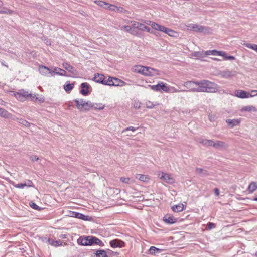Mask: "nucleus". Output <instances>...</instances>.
I'll use <instances>...</instances> for the list:
<instances>
[{"label": "nucleus", "mask_w": 257, "mask_h": 257, "mask_svg": "<svg viewBox=\"0 0 257 257\" xmlns=\"http://www.w3.org/2000/svg\"><path fill=\"white\" fill-rule=\"evenodd\" d=\"M224 57V59L227 60H233L235 59V57L233 56H227L226 55V52H225V55L224 56H222Z\"/></svg>", "instance_id": "nucleus-52"}, {"label": "nucleus", "mask_w": 257, "mask_h": 257, "mask_svg": "<svg viewBox=\"0 0 257 257\" xmlns=\"http://www.w3.org/2000/svg\"><path fill=\"white\" fill-rule=\"evenodd\" d=\"M148 86L152 90L155 91H160L162 90L164 92H168V91H169V87L166 84L163 82H161L157 85H148Z\"/></svg>", "instance_id": "nucleus-6"}, {"label": "nucleus", "mask_w": 257, "mask_h": 257, "mask_svg": "<svg viewBox=\"0 0 257 257\" xmlns=\"http://www.w3.org/2000/svg\"><path fill=\"white\" fill-rule=\"evenodd\" d=\"M152 28L155 30L159 31L160 32H165L166 30V27L161 25L158 23L155 22L154 24H152Z\"/></svg>", "instance_id": "nucleus-27"}, {"label": "nucleus", "mask_w": 257, "mask_h": 257, "mask_svg": "<svg viewBox=\"0 0 257 257\" xmlns=\"http://www.w3.org/2000/svg\"><path fill=\"white\" fill-rule=\"evenodd\" d=\"M158 177L164 181L165 182L169 184H172L174 182V179L170 174L160 172L158 174Z\"/></svg>", "instance_id": "nucleus-7"}, {"label": "nucleus", "mask_w": 257, "mask_h": 257, "mask_svg": "<svg viewBox=\"0 0 257 257\" xmlns=\"http://www.w3.org/2000/svg\"><path fill=\"white\" fill-rule=\"evenodd\" d=\"M130 23L133 27L135 28V29H138L141 31L151 33V29L149 27L145 26L144 24L139 23L135 21H131Z\"/></svg>", "instance_id": "nucleus-8"}, {"label": "nucleus", "mask_w": 257, "mask_h": 257, "mask_svg": "<svg viewBox=\"0 0 257 257\" xmlns=\"http://www.w3.org/2000/svg\"><path fill=\"white\" fill-rule=\"evenodd\" d=\"M149 253L152 255H156L161 253V250L155 246H151L149 249Z\"/></svg>", "instance_id": "nucleus-33"}, {"label": "nucleus", "mask_w": 257, "mask_h": 257, "mask_svg": "<svg viewBox=\"0 0 257 257\" xmlns=\"http://www.w3.org/2000/svg\"><path fill=\"white\" fill-rule=\"evenodd\" d=\"M205 55H214V56H224L225 52L222 51H217L216 50H208L205 52Z\"/></svg>", "instance_id": "nucleus-15"}, {"label": "nucleus", "mask_w": 257, "mask_h": 257, "mask_svg": "<svg viewBox=\"0 0 257 257\" xmlns=\"http://www.w3.org/2000/svg\"><path fill=\"white\" fill-rule=\"evenodd\" d=\"M209 119L211 121H213L214 120V117L212 116L210 114L209 115Z\"/></svg>", "instance_id": "nucleus-61"}, {"label": "nucleus", "mask_w": 257, "mask_h": 257, "mask_svg": "<svg viewBox=\"0 0 257 257\" xmlns=\"http://www.w3.org/2000/svg\"><path fill=\"white\" fill-rule=\"evenodd\" d=\"M136 130V128H135L133 126H129L128 127L125 128L124 130H123L122 132H124L127 131H132L133 132H134Z\"/></svg>", "instance_id": "nucleus-53"}, {"label": "nucleus", "mask_w": 257, "mask_h": 257, "mask_svg": "<svg viewBox=\"0 0 257 257\" xmlns=\"http://www.w3.org/2000/svg\"><path fill=\"white\" fill-rule=\"evenodd\" d=\"M74 87L73 84H68L66 85H65L64 86V88L65 90L67 92L69 91L70 90H72Z\"/></svg>", "instance_id": "nucleus-47"}, {"label": "nucleus", "mask_w": 257, "mask_h": 257, "mask_svg": "<svg viewBox=\"0 0 257 257\" xmlns=\"http://www.w3.org/2000/svg\"><path fill=\"white\" fill-rule=\"evenodd\" d=\"M214 192H215V195L216 196H219V190L218 188H215Z\"/></svg>", "instance_id": "nucleus-59"}, {"label": "nucleus", "mask_w": 257, "mask_h": 257, "mask_svg": "<svg viewBox=\"0 0 257 257\" xmlns=\"http://www.w3.org/2000/svg\"><path fill=\"white\" fill-rule=\"evenodd\" d=\"M226 122L230 127L233 128L234 126H236L240 123V120L238 119H228L226 120Z\"/></svg>", "instance_id": "nucleus-20"}, {"label": "nucleus", "mask_w": 257, "mask_h": 257, "mask_svg": "<svg viewBox=\"0 0 257 257\" xmlns=\"http://www.w3.org/2000/svg\"><path fill=\"white\" fill-rule=\"evenodd\" d=\"M95 4H96L98 6H99L102 8H107V5H108V3H106L104 1H95Z\"/></svg>", "instance_id": "nucleus-38"}, {"label": "nucleus", "mask_w": 257, "mask_h": 257, "mask_svg": "<svg viewBox=\"0 0 257 257\" xmlns=\"http://www.w3.org/2000/svg\"><path fill=\"white\" fill-rule=\"evenodd\" d=\"M215 142L213 141V140H209V142L208 143L207 146L213 147L214 148V147H215Z\"/></svg>", "instance_id": "nucleus-54"}, {"label": "nucleus", "mask_w": 257, "mask_h": 257, "mask_svg": "<svg viewBox=\"0 0 257 257\" xmlns=\"http://www.w3.org/2000/svg\"><path fill=\"white\" fill-rule=\"evenodd\" d=\"M134 71L146 76L156 77L160 75V71L159 70L142 65L135 66Z\"/></svg>", "instance_id": "nucleus-3"}, {"label": "nucleus", "mask_w": 257, "mask_h": 257, "mask_svg": "<svg viewBox=\"0 0 257 257\" xmlns=\"http://www.w3.org/2000/svg\"><path fill=\"white\" fill-rule=\"evenodd\" d=\"M39 70L40 73L44 76L47 77L52 76L51 72H52V70L46 66L44 65L40 66L39 67Z\"/></svg>", "instance_id": "nucleus-10"}, {"label": "nucleus", "mask_w": 257, "mask_h": 257, "mask_svg": "<svg viewBox=\"0 0 257 257\" xmlns=\"http://www.w3.org/2000/svg\"><path fill=\"white\" fill-rule=\"evenodd\" d=\"M90 236L87 237H81L77 240L78 244L84 246L91 245Z\"/></svg>", "instance_id": "nucleus-11"}, {"label": "nucleus", "mask_w": 257, "mask_h": 257, "mask_svg": "<svg viewBox=\"0 0 257 257\" xmlns=\"http://www.w3.org/2000/svg\"><path fill=\"white\" fill-rule=\"evenodd\" d=\"M45 43L48 45H51V43L48 40H47L45 42Z\"/></svg>", "instance_id": "nucleus-64"}, {"label": "nucleus", "mask_w": 257, "mask_h": 257, "mask_svg": "<svg viewBox=\"0 0 257 257\" xmlns=\"http://www.w3.org/2000/svg\"><path fill=\"white\" fill-rule=\"evenodd\" d=\"M164 33L172 37L174 36L175 34H176V32L175 31L167 27L166 28V30Z\"/></svg>", "instance_id": "nucleus-40"}, {"label": "nucleus", "mask_w": 257, "mask_h": 257, "mask_svg": "<svg viewBox=\"0 0 257 257\" xmlns=\"http://www.w3.org/2000/svg\"><path fill=\"white\" fill-rule=\"evenodd\" d=\"M95 254V257H108L106 251L102 249L96 250Z\"/></svg>", "instance_id": "nucleus-32"}, {"label": "nucleus", "mask_w": 257, "mask_h": 257, "mask_svg": "<svg viewBox=\"0 0 257 257\" xmlns=\"http://www.w3.org/2000/svg\"><path fill=\"white\" fill-rule=\"evenodd\" d=\"M55 74L60 76H65L66 71L59 67H55L51 72V76H54Z\"/></svg>", "instance_id": "nucleus-18"}, {"label": "nucleus", "mask_w": 257, "mask_h": 257, "mask_svg": "<svg viewBox=\"0 0 257 257\" xmlns=\"http://www.w3.org/2000/svg\"><path fill=\"white\" fill-rule=\"evenodd\" d=\"M14 186L17 188L23 189L24 187H33V183L31 180H27L24 183H19L14 185Z\"/></svg>", "instance_id": "nucleus-14"}, {"label": "nucleus", "mask_w": 257, "mask_h": 257, "mask_svg": "<svg viewBox=\"0 0 257 257\" xmlns=\"http://www.w3.org/2000/svg\"><path fill=\"white\" fill-rule=\"evenodd\" d=\"M30 206L33 209L37 210H40V207H39L38 205H37L35 203L33 202H30L29 203Z\"/></svg>", "instance_id": "nucleus-49"}, {"label": "nucleus", "mask_w": 257, "mask_h": 257, "mask_svg": "<svg viewBox=\"0 0 257 257\" xmlns=\"http://www.w3.org/2000/svg\"><path fill=\"white\" fill-rule=\"evenodd\" d=\"M3 5V3L2 1H0V13L3 14H15L16 12L14 11L9 9L7 8H2Z\"/></svg>", "instance_id": "nucleus-16"}, {"label": "nucleus", "mask_w": 257, "mask_h": 257, "mask_svg": "<svg viewBox=\"0 0 257 257\" xmlns=\"http://www.w3.org/2000/svg\"><path fill=\"white\" fill-rule=\"evenodd\" d=\"M30 159L33 161H36L38 160L39 157L36 155H33L30 157Z\"/></svg>", "instance_id": "nucleus-55"}, {"label": "nucleus", "mask_w": 257, "mask_h": 257, "mask_svg": "<svg viewBox=\"0 0 257 257\" xmlns=\"http://www.w3.org/2000/svg\"><path fill=\"white\" fill-rule=\"evenodd\" d=\"M109 244L110 246L112 248H121L124 246V243L122 241L118 239L111 240L110 241Z\"/></svg>", "instance_id": "nucleus-13"}, {"label": "nucleus", "mask_w": 257, "mask_h": 257, "mask_svg": "<svg viewBox=\"0 0 257 257\" xmlns=\"http://www.w3.org/2000/svg\"><path fill=\"white\" fill-rule=\"evenodd\" d=\"M124 83V82L123 81L120 80V79L113 77L112 86H122V84H123Z\"/></svg>", "instance_id": "nucleus-36"}, {"label": "nucleus", "mask_w": 257, "mask_h": 257, "mask_svg": "<svg viewBox=\"0 0 257 257\" xmlns=\"http://www.w3.org/2000/svg\"><path fill=\"white\" fill-rule=\"evenodd\" d=\"M93 80L97 83L104 84V81H105V76L103 74H95L94 77L93 78Z\"/></svg>", "instance_id": "nucleus-22"}, {"label": "nucleus", "mask_w": 257, "mask_h": 257, "mask_svg": "<svg viewBox=\"0 0 257 257\" xmlns=\"http://www.w3.org/2000/svg\"><path fill=\"white\" fill-rule=\"evenodd\" d=\"M204 54L203 53V52L200 51L195 52L192 53V56L197 58H202L204 57Z\"/></svg>", "instance_id": "nucleus-41"}, {"label": "nucleus", "mask_w": 257, "mask_h": 257, "mask_svg": "<svg viewBox=\"0 0 257 257\" xmlns=\"http://www.w3.org/2000/svg\"><path fill=\"white\" fill-rule=\"evenodd\" d=\"M196 171L197 173L199 174H202L203 175H207V172L206 171H204L202 169L200 168H197L196 169Z\"/></svg>", "instance_id": "nucleus-48"}, {"label": "nucleus", "mask_w": 257, "mask_h": 257, "mask_svg": "<svg viewBox=\"0 0 257 257\" xmlns=\"http://www.w3.org/2000/svg\"><path fill=\"white\" fill-rule=\"evenodd\" d=\"M184 207L185 206L183 204L180 203L172 206V209L173 211L178 212L183 211Z\"/></svg>", "instance_id": "nucleus-31"}, {"label": "nucleus", "mask_w": 257, "mask_h": 257, "mask_svg": "<svg viewBox=\"0 0 257 257\" xmlns=\"http://www.w3.org/2000/svg\"><path fill=\"white\" fill-rule=\"evenodd\" d=\"M116 8H117L116 6L108 4V5H107L106 9H108L109 10L115 11L116 10Z\"/></svg>", "instance_id": "nucleus-50"}, {"label": "nucleus", "mask_w": 257, "mask_h": 257, "mask_svg": "<svg viewBox=\"0 0 257 257\" xmlns=\"http://www.w3.org/2000/svg\"><path fill=\"white\" fill-rule=\"evenodd\" d=\"M243 45L246 47L251 49L257 52V45L255 44L244 43Z\"/></svg>", "instance_id": "nucleus-39"}, {"label": "nucleus", "mask_w": 257, "mask_h": 257, "mask_svg": "<svg viewBox=\"0 0 257 257\" xmlns=\"http://www.w3.org/2000/svg\"><path fill=\"white\" fill-rule=\"evenodd\" d=\"M76 106L80 111H88L94 106V104L89 101L84 99H76L74 100Z\"/></svg>", "instance_id": "nucleus-4"}, {"label": "nucleus", "mask_w": 257, "mask_h": 257, "mask_svg": "<svg viewBox=\"0 0 257 257\" xmlns=\"http://www.w3.org/2000/svg\"><path fill=\"white\" fill-rule=\"evenodd\" d=\"M169 91H168V92L170 93H176L178 92H183L185 91V90H178L174 87H171L170 88L169 87Z\"/></svg>", "instance_id": "nucleus-45"}, {"label": "nucleus", "mask_w": 257, "mask_h": 257, "mask_svg": "<svg viewBox=\"0 0 257 257\" xmlns=\"http://www.w3.org/2000/svg\"><path fill=\"white\" fill-rule=\"evenodd\" d=\"M251 92L252 93H256V94H253L252 95H251V96L254 97V96H257V90H252Z\"/></svg>", "instance_id": "nucleus-62"}, {"label": "nucleus", "mask_w": 257, "mask_h": 257, "mask_svg": "<svg viewBox=\"0 0 257 257\" xmlns=\"http://www.w3.org/2000/svg\"><path fill=\"white\" fill-rule=\"evenodd\" d=\"M0 116L8 118L10 116V114L5 109L0 108Z\"/></svg>", "instance_id": "nucleus-34"}, {"label": "nucleus", "mask_w": 257, "mask_h": 257, "mask_svg": "<svg viewBox=\"0 0 257 257\" xmlns=\"http://www.w3.org/2000/svg\"><path fill=\"white\" fill-rule=\"evenodd\" d=\"M227 147V144L222 141H216L215 142L214 148L217 149H224Z\"/></svg>", "instance_id": "nucleus-26"}, {"label": "nucleus", "mask_w": 257, "mask_h": 257, "mask_svg": "<svg viewBox=\"0 0 257 257\" xmlns=\"http://www.w3.org/2000/svg\"><path fill=\"white\" fill-rule=\"evenodd\" d=\"M241 111L242 112H256L257 111V109L256 108L252 105H247L245 106H243L241 109Z\"/></svg>", "instance_id": "nucleus-28"}, {"label": "nucleus", "mask_w": 257, "mask_h": 257, "mask_svg": "<svg viewBox=\"0 0 257 257\" xmlns=\"http://www.w3.org/2000/svg\"><path fill=\"white\" fill-rule=\"evenodd\" d=\"M113 77H109L107 79L105 80L104 81V85L112 86L113 85Z\"/></svg>", "instance_id": "nucleus-43"}, {"label": "nucleus", "mask_w": 257, "mask_h": 257, "mask_svg": "<svg viewBox=\"0 0 257 257\" xmlns=\"http://www.w3.org/2000/svg\"><path fill=\"white\" fill-rule=\"evenodd\" d=\"M136 178L141 181L147 182L149 181V177L145 175L137 174L136 175Z\"/></svg>", "instance_id": "nucleus-30"}, {"label": "nucleus", "mask_w": 257, "mask_h": 257, "mask_svg": "<svg viewBox=\"0 0 257 257\" xmlns=\"http://www.w3.org/2000/svg\"><path fill=\"white\" fill-rule=\"evenodd\" d=\"M198 142L199 143L202 144L204 146H207L208 143L209 142V140L203 139L200 138V139H198Z\"/></svg>", "instance_id": "nucleus-46"}, {"label": "nucleus", "mask_w": 257, "mask_h": 257, "mask_svg": "<svg viewBox=\"0 0 257 257\" xmlns=\"http://www.w3.org/2000/svg\"><path fill=\"white\" fill-rule=\"evenodd\" d=\"M71 216L76 218L81 219L83 220H87L88 217V216H85L83 214L75 212H73L71 214Z\"/></svg>", "instance_id": "nucleus-24"}, {"label": "nucleus", "mask_w": 257, "mask_h": 257, "mask_svg": "<svg viewBox=\"0 0 257 257\" xmlns=\"http://www.w3.org/2000/svg\"><path fill=\"white\" fill-rule=\"evenodd\" d=\"M185 29L199 33H207L209 32L207 27L196 24H188L185 25Z\"/></svg>", "instance_id": "nucleus-5"}, {"label": "nucleus", "mask_w": 257, "mask_h": 257, "mask_svg": "<svg viewBox=\"0 0 257 257\" xmlns=\"http://www.w3.org/2000/svg\"><path fill=\"white\" fill-rule=\"evenodd\" d=\"M81 87L82 88L81 93L84 96H87L89 93V84L87 83H82L81 84Z\"/></svg>", "instance_id": "nucleus-23"}, {"label": "nucleus", "mask_w": 257, "mask_h": 257, "mask_svg": "<svg viewBox=\"0 0 257 257\" xmlns=\"http://www.w3.org/2000/svg\"><path fill=\"white\" fill-rule=\"evenodd\" d=\"M13 95L19 101L21 102H24L27 100L40 103H42L44 101L43 97H37L35 94H32L24 89H21L18 92H15L13 93Z\"/></svg>", "instance_id": "nucleus-2"}, {"label": "nucleus", "mask_w": 257, "mask_h": 257, "mask_svg": "<svg viewBox=\"0 0 257 257\" xmlns=\"http://www.w3.org/2000/svg\"><path fill=\"white\" fill-rule=\"evenodd\" d=\"M120 181L125 184H132L134 183V181L130 178L121 177Z\"/></svg>", "instance_id": "nucleus-37"}, {"label": "nucleus", "mask_w": 257, "mask_h": 257, "mask_svg": "<svg viewBox=\"0 0 257 257\" xmlns=\"http://www.w3.org/2000/svg\"><path fill=\"white\" fill-rule=\"evenodd\" d=\"M158 105L159 104L157 102L153 103L150 101H147L146 103V107L148 108H153L155 106Z\"/></svg>", "instance_id": "nucleus-42"}, {"label": "nucleus", "mask_w": 257, "mask_h": 257, "mask_svg": "<svg viewBox=\"0 0 257 257\" xmlns=\"http://www.w3.org/2000/svg\"><path fill=\"white\" fill-rule=\"evenodd\" d=\"M234 95L235 96L242 99L253 97L251 96L253 94H250L249 92H246L242 90H237L235 91Z\"/></svg>", "instance_id": "nucleus-9"}, {"label": "nucleus", "mask_w": 257, "mask_h": 257, "mask_svg": "<svg viewBox=\"0 0 257 257\" xmlns=\"http://www.w3.org/2000/svg\"><path fill=\"white\" fill-rule=\"evenodd\" d=\"M62 66L64 69L68 71L69 72H71L73 74H76V70L70 65L69 64H68L67 62H64L62 64Z\"/></svg>", "instance_id": "nucleus-19"}, {"label": "nucleus", "mask_w": 257, "mask_h": 257, "mask_svg": "<svg viewBox=\"0 0 257 257\" xmlns=\"http://www.w3.org/2000/svg\"><path fill=\"white\" fill-rule=\"evenodd\" d=\"M122 28L123 29H124V30L130 33V34H133V35H137L138 33H137L135 31V28L133 27V26H128V25H125V26H123L122 27Z\"/></svg>", "instance_id": "nucleus-29"}, {"label": "nucleus", "mask_w": 257, "mask_h": 257, "mask_svg": "<svg viewBox=\"0 0 257 257\" xmlns=\"http://www.w3.org/2000/svg\"><path fill=\"white\" fill-rule=\"evenodd\" d=\"M47 242L52 246L57 247L62 245V242L60 240H54L52 239L49 238L47 240Z\"/></svg>", "instance_id": "nucleus-25"}, {"label": "nucleus", "mask_w": 257, "mask_h": 257, "mask_svg": "<svg viewBox=\"0 0 257 257\" xmlns=\"http://www.w3.org/2000/svg\"><path fill=\"white\" fill-rule=\"evenodd\" d=\"M123 8L122 7H118L117 6V8H116L115 12H123Z\"/></svg>", "instance_id": "nucleus-58"}, {"label": "nucleus", "mask_w": 257, "mask_h": 257, "mask_svg": "<svg viewBox=\"0 0 257 257\" xmlns=\"http://www.w3.org/2000/svg\"><path fill=\"white\" fill-rule=\"evenodd\" d=\"M207 227L209 229H211L215 227V224L212 222H209L207 225Z\"/></svg>", "instance_id": "nucleus-56"}, {"label": "nucleus", "mask_w": 257, "mask_h": 257, "mask_svg": "<svg viewBox=\"0 0 257 257\" xmlns=\"http://www.w3.org/2000/svg\"><path fill=\"white\" fill-rule=\"evenodd\" d=\"M257 189V184L255 182H251L248 187V190L249 192L251 193H252L255 190H256Z\"/></svg>", "instance_id": "nucleus-35"}, {"label": "nucleus", "mask_w": 257, "mask_h": 257, "mask_svg": "<svg viewBox=\"0 0 257 257\" xmlns=\"http://www.w3.org/2000/svg\"><path fill=\"white\" fill-rule=\"evenodd\" d=\"M183 86L187 89L184 91L215 93L219 89L217 84L206 80L187 81L184 83Z\"/></svg>", "instance_id": "nucleus-1"}, {"label": "nucleus", "mask_w": 257, "mask_h": 257, "mask_svg": "<svg viewBox=\"0 0 257 257\" xmlns=\"http://www.w3.org/2000/svg\"><path fill=\"white\" fill-rule=\"evenodd\" d=\"M134 106H135V108H140V103H139V102L136 103L134 105Z\"/></svg>", "instance_id": "nucleus-60"}, {"label": "nucleus", "mask_w": 257, "mask_h": 257, "mask_svg": "<svg viewBox=\"0 0 257 257\" xmlns=\"http://www.w3.org/2000/svg\"><path fill=\"white\" fill-rule=\"evenodd\" d=\"M163 220L167 224H172L175 223L177 219L172 215H166L163 217Z\"/></svg>", "instance_id": "nucleus-17"}, {"label": "nucleus", "mask_w": 257, "mask_h": 257, "mask_svg": "<svg viewBox=\"0 0 257 257\" xmlns=\"http://www.w3.org/2000/svg\"><path fill=\"white\" fill-rule=\"evenodd\" d=\"M145 23L147 25H150L152 27V24H154L155 22L151 21H145Z\"/></svg>", "instance_id": "nucleus-57"}, {"label": "nucleus", "mask_w": 257, "mask_h": 257, "mask_svg": "<svg viewBox=\"0 0 257 257\" xmlns=\"http://www.w3.org/2000/svg\"><path fill=\"white\" fill-rule=\"evenodd\" d=\"M90 241L91 242V245L96 244L100 246H104V243L98 238H96V237L94 236H90Z\"/></svg>", "instance_id": "nucleus-21"}, {"label": "nucleus", "mask_w": 257, "mask_h": 257, "mask_svg": "<svg viewBox=\"0 0 257 257\" xmlns=\"http://www.w3.org/2000/svg\"><path fill=\"white\" fill-rule=\"evenodd\" d=\"M18 122L26 126L29 127L31 125V123L30 122L23 119H19Z\"/></svg>", "instance_id": "nucleus-44"}, {"label": "nucleus", "mask_w": 257, "mask_h": 257, "mask_svg": "<svg viewBox=\"0 0 257 257\" xmlns=\"http://www.w3.org/2000/svg\"><path fill=\"white\" fill-rule=\"evenodd\" d=\"M236 73L235 71H230V70H225L222 71L220 73V75L221 77L228 79L233 76H235Z\"/></svg>", "instance_id": "nucleus-12"}, {"label": "nucleus", "mask_w": 257, "mask_h": 257, "mask_svg": "<svg viewBox=\"0 0 257 257\" xmlns=\"http://www.w3.org/2000/svg\"><path fill=\"white\" fill-rule=\"evenodd\" d=\"M5 102L2 100H0V104L1 105H5Z\"/></svg>", "instance_id": "nucleus-63"}, {"label": "nucleus", "mask_w": 257, "mask_h": 257, "mask_svg": "<svg viewBox=\"0 0 257 257\" xmlns=\"http://www.w3.org/2000/svg\"><path fill=\"white\" fill-rule=\"evenodd\" d=\"M104 105H103L102 104H94V106L93 108H94L95 109H98L100 110H102L104 109Z\"/></svg>", "instance_id": "nucleus-51"}]
</instances>
